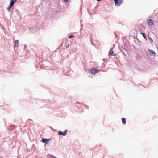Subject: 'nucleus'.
<instances>
[{"mask_svg": "<svg viewBox=\"0 0 158 158\" xmlns=\"http://www.w3.org/2000/svg\"><path fill=\"white\" fill-rule=\"evenodd\" d=\"M61 46H59V47H58V49H60V48H61Z\"/></svg>", "mask_w": 158, "mask_h": 158, "instance_id": "nucleus-24", "label": "nucleus"}, {"mask_svg": "<svg viewBox=\"0 0 158 158\" xmlns=\"http://www.w3.org/2000/svg\"><path fill=\"white\" fill-rule=\"evenodd\" d=\"M68 131L67 130H65L64 132H62L60 130L59 131L58 134L59 135H62L63 136H65L67 134Z\"/></svg>", "mask_w": 158, "mask_h": 158, "instance_id": "nucleus-3", "label": "nucleus"}, {"mask_svg": "<svg viewBox=\"0 0 158 158\" xmlns=\"http://www.w3.org/2000/svg\"><path fill=\"white\" fill-rule=\"evenodd\" d=\"M64 0V2H69V0Z\"/></svg>", "mask_w": 158, "mask_h": 158, "instance_id": "nucleus-20", "label": "nucleus"}, {"mask_svg": "<svg viewBox=\"0 0 158 158\" xmlns=\"http://www.w3.org/2000/svg\"><path fill=\"white\" fill-rule=\"evenodd\" d=\"M73 73V71H69V72L68 71L66 73L65 75L67 76H69L70 74H72Z\"/></svg>", "mask_w": 158, "mask_h": 158, "instance_id": "nucleus-10", "label": "nucleus"}, {"mask_svg": "<svg viewBox=\"0 0 158 158\" xmlns=\"http://www.w3.org/2000/svg\"><path fill=\"white\" fill-rule=\"evenodd\" d=\"M114 34H115V37H117V35L115 34V32H114Z\"/></svg>", "mask_w": 158, "mask_h": 158, "instance_id": "nucleus-22", "label": "nucleus"}, {"mask_svg": "<svg viewBox=\"0 0 158 158\" xmlns=\"http://www.w3.org/2000/svg\"><path fill=\"white\" fill-rule=\"evenodd\" d=\"M74 36L73 35H71L68 37L69 39H70L73 37Z\"/></svg>", "mask_w": 158, "mask_h": 158, "instance_id": "nucleus-18", "label": "nucleus"}, {"mask_svg": "<svg viewBox=\"0 0 158 158\" xmlns=\"http://www.w3.org/2000/svg\"><path fill=\"white\" fill-rule=\"evenodd\" d=\"M48 155L50 156L52 158H56V157L55 156L52 155H50V154H48Z\"/></svg>", "mask_w": 158, "mask_h": 158, "instance_id": "nucleus-16", "label": "nucleus"}, {"mask_svg": "<svg viewBox=\"0 0 158 158\" xmlns=\"http://www.w3.org/2000/svg\"><path fill=\"white\" fill-rule=\"evenodd\" d=\"M19 45V40H16L15 41L14 47H18Z\"/></svg>", "mask_w": 158, "mask_h": 158, "instance_id": "nucleus-7", "label": "nucleus"}, {"mask_svg": "<svg viewBox=\"0 0 158 158\" xmlns=\"http://www.w3.org/2000/svg\"><path fill=\"white\" fill-rule=\"evenodd\" d=\"M52 73H53V74L55 73L56 72V71H54V70H52Z\"/></svg>", "mask_w": 158, "mask_h": 158, "instance_id": "nucleus-19", "label": "nucleus"}, {"mask_svg": "<svg viewBox=\"0 0 158 158\" xmlns=\"http://www.w3.org/2000/svg\"><path fill=\"white\" fill-rule=\"evenodd\" d=\"M13 6H11V5H10V4L9 5V6L7 7V10L9 12H10V8H11V7H12Z\"/></svg>", "mask_w": 158, "mask_h": 158, "instance_id": "nucleus-13", "label": "nucleus"}, {"mask_svg": "<svg viewBox=\"0 0 158 158\" xmlns=\"http://www.w3.org/2000/svg\"><path fill=\"white\" fill-rule=\"evenodd\" d=\"M109 53L111 56H114L113 52L111 49L110 50L109 52Z\"/></svg>", "mask_w": 158, "mask_h": 158, "instance_id": "nucleus-12", "label": "nucleus"}, {"mask_svg": "<svg viewBox=\"0 0 158 158\" xmlns=\"http://www.w3.org/2000/svg\"><path fill=\"white\" fill-rule=\"evenodd\" d=\"M98 69L95 67H94L90 69V72L93 74H96L98 72Z\"/></svg>", "mask_w": 158, "mask_h": 158, "instance_id": "nucleus-1", "label": "nucleus"}, {"mask_svg": "<svg viewBox=\"0 0 158 158\" xmlns=\"http://www.w3.org/2000/svg\"><path fill=\"white\" fill-rule=\"evenodd\" d=\"M26 45H25L24 47V48L25 49V48H26Z\"/></svg>", "mask_w": 158, "mask_h": 158, "instance_id": "nucleus-23", "label": "nucleus"}, {"mask_svg": "<svg viewBox=\"0 0 158 158\" xmlns=\"http://www.w3.org/2000/svg\"><path fill=\"white\" fill-rule=\"evenodd\" d=\"M148 25L150 26H152L153 25L154 22L151 19H149L147 20Z\"/></svg>", "mask_w": 158, "mask_h": 158, "instance_id": "nucleus-5", "label": "nucleus"}, {"mask_svg": "<svg viewBox=\"0 0 158 158\" xmlns=\"http://www.w3.org/2000/svg\"><path fill=\"white\" fill-rule=\"evenodd\" d=\"M148 51L149 52L150 54H153V55H156V53L154 51L150 49H148Z\"/></svg>", "mask_w": 158, "mask_h": 158, "instance_id": "nucleus-8", "label": "nucleus"}, {"mask_svg": "<svg viewBox=\"0 0 158 158\" xmlns=\"http://www.w3.org/2000/svg\"><path fill=\"white\" fill-rule=\"evenodd\" d=\"M50 140V139H48L43 138H42V142L45 144H48L49 143V142Z\"/></svg>", "mask_w": 158, "mask_h": 158, "instance_id": "nucleus-4", "label": "nucleus"}, {"mask_svg": "<svg viewBox=\"0 0 158 158\" xmlns=\"http://www.w3.org/2000/svg\"><path fill=\"white\" fill-rule=\"evenodd\" d=\"M65 46L66 48H69V44L67 43H66L65 44Z\"/></svg>", "mask_w": 158, "mask_h": 158, "instance_id": "nucleus-15", "label": "nucleus"}, {"mask_svg": "<svg viewBox=\"0 0 158 158\" xmlns=\"http://www.w3.org/2000/svg\"><path fill=\"white\" fill-rule=\"evenodd\" d=\"M141 34L142 35V36H143V38L145 40H146L147 38H146V34L145 33H143V32H141Z\"/></svg>", "mask_w": 158, "mask_h": 158, "instance_id": "nucleus-11", "label": "nucleus"}, {"mask_svg": "<svg viewBox=\"0 0 158 158\" xmlns=\"http://www.w3.org/2000/svg\"><path fill=\"white\" fill-rule=\"evenodd\" d=\"M10 131L14 129L15 128V125H10Z\"/></svg>", "mask_w": 158, "mask_h": 158, "instance_id": "nucleus-14", "label": "nucleus"}, {"mask_svg": "<svg viewBox=\"0 0 158 158\" xmlns=\"http://www.w3.org/2000/svg\"><path fill=\"white\" fill-rule=\"evenodd\" d=\"M17 0H11L10 4L12 6H13L17 2Z\"/></svg>", "mask_w": 158, "mask_h": 158, "instance_id": "nucleus-6", "label": "nucleus"}, {"mask_svg": "<svg viewBox=\"0 0 158 158\" xmlns=\"http://www.w3.org/2000/svg\"><path fill=\"white\" fill-rule=\"evenodd\" d=\"M122 123L124 124L125 125L126 123V119L125 118H121Z\"/></svg>", "mask_w": 158, "mask_h": 158, "instance_id": "nucleus-9", "label": "nucleus"}, {"mask_svg": "<svg viewBox=\"0 0 158 158\" xmlns=\"http://www.w3.org/2000/svg\"><path fill=\"white\" fill-rule=\"evenodd\" d=\"M149 39L151 42H152L153 41V40L151 37H149Z\"/></svg>", "mask_w": 158, "mask_h": 158, "instance_id": "nucleus-17", "label": "nucleus"}, {"mask_svg": "<svg viewBox=\"0 0 158 158\" xmlns=\"http://www.w3.org/2000/svg\"><path fill=\"white\" fill-rule=\"evenodd\" d=\"M7 129H8L9 130L10 129V126H8V127H7Z\"/></svg>", "mask_w": 158, "mask_h": 158, "instance_id": "nucleus-21", "label": "nucleus"}, {"mask_svg": "<svg viewBox=\"0 0 158 158\" xmlns=\"http://www.w3.org/2000/svg\"><path fill=\"white\" fill-rule=\"evenodd\" d=\"M91 44H92V45H94V44H93V43L92 42H91Z\"/></svg>", "mask_w": 158, "mask_h": 158, "instance_id": "nucleus-25", "label": "nucleus"}, {"mask_svg": "<svg viewBox=\"0 0 158 158\" xmlns=\"http://www.w3.org/2000/svg\"><path fill=\"white\" fill-rule=\"evenodd\" d=\"M115 5L116 6H119L123 3L122 0H114Z\"/></svg>", "mask_w": 158, "mask_h": 158, "instance_id": "nucleus-2", "label": "nucleus"}]
</instances>
